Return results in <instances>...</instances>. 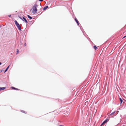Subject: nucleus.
<instances>
[{
  "label": "nucleus",
  "mask_w": 126,
  "mask_h": 126,
  "mask_svg": "<svg viewBox=\"0 0 126 126\" xmlns=\"http://www.w3.org/2000/svg\"><path fill=\"white\" fill-rule=\"evenodd\" d=\"M15 22L16 25L17 26V28L19 31L21 30V26L17 22V21L15 20Z\"/></svg>",
  "instance_id": "nucleus-1"
},
{
  "label": "nucleus",
  "mask_w": 126,
  "mask_h": 126,
  "mask_svg": "<svg viewBox=\"0 0 126 126\" xmlns=\"http://www.w3.org/2000/svg\"><path fill=\"white\" fill-rule=\"evenodd\" d=\"M18 17L20 19L22 20L23 21H25V22L26 23H28L27 20L24 16L22 17V18L19 16H18Z\"/></svg>",
  "instance_id": "nucleus-2"
},
{
  "label": "nucleus",
  "mask_w": 126,
  "mask_h": 126,
  "mask_svg": "<svg viewBox=\"0 0 126 126\" xmlns=\"http://www.w3.org/2000/svg\"><path fill=\"white\" fill-rule=\"evenodd\" d=\"M32 11V13L34 14L36 13L37 12V8H33Z\"/></svg>",
  "instance_id": "nucleus-3"
},
{
  "label": "nucleus",
  "mask_w": 126,
  "mask_h": 126,
  "mask_svg": "<svg viewBox=\"0 0 126 126\" xmlns=\"http://www.w3.org/2000/svg\"><path fill=\"white\" fill-rule=\"evenodd\" d=\"M109 120H108V119H107L105 120L102 123V125H103V124H104L106 123Z\"/></svg>",
  "instance_id": "nucleus-4"
},
{
  "label": "nucleus",
  "mask_w": 126,
  "mask_h": 126,
  "mask_svg": "<svg viewBox=\"0 0 126 126\" xmlns=\"http://www.w3.org/2000/svg\"><path fill=\"white\" fill-rule=\"evenodd\" d=\"M75 20L77 23L78 25L79 26V22L78 20L76 18H75Z\"/></svg>",
  "instance_id": "nucleus-5"
},
{
  "label": "nucleus",
  "mask_w": 126,
  "mask_h": 126,
  "mask_svg": "<svg viewBox=\"0 0 126 126\" xmlns=\"http://www.w3.org/2000/svg\"><path fill=\"white\" fill-rule=\"evenodd\" d=\"M115 111H114L110 115H108V117L109 118H110V116H111V115L114 114L115 113Z\"/></svg>",
  "instance_id": "nucleus-6"
},
{
  "label": "nucleus",
  "mask_w": 126,
  "mask_h": 126,
  "mask_svg": "<svg viewBox=\"0 0 126 126\" xmlns=\"http://www.w3.org/2000/svg\"><path fill=\"white\" fill-rule=\"evenodd\" d=\"M11 88L13 90H19V89H18L17 88H16L15 87H11Z\"/></svg>",
  "instance_id": "nucleus-7"
},
{
  "label": "nucleus",
  "mask_w": 126,
  "mask_h": 126,
  "mask_svg": "<svg viewBox=\"0 0 126 126\" xmlns=\"http://www.w3.org/2000/svg\"><path fill=\"white\" fill-rule=\"evenodd\" d=\"M9 66H10V65H9V66H8L7 67V68L5 70V71H4V73H5V72H6L7 71V70H8V69H9Z\"/></svg>",
  "instance_id": "nucleus-8"
},
{
  "label": "nucleus",
  "mask_w": 126,
  "mask_h": 126,
  "mask_svg": "<svg viewBox=\"0 0 126 126\" xmlns=\"http://www.w3.org/2000/svg\"><path fill=\"white\" fill-rule=\"evenodd\" d=\"M6 88L5 87H0V91H1L4 90Z\"/></svg>",
  "instance_id": "nucleus-9"
},
{
  "label": "nucleus",
  "mask_w": 126,
  "mask_h": 126,
  "mask_svg": "<svg viewBox=\"0 0 126 126\" xmlns=\"http://www.w3.org/2000/svg\"><path fill=\"white\" fill-rule=\"evenodd\" d=\"M48 6H46L45 7L43 8V10H46V9H47V8H48Z\"/></svg>",
  "instance_id": "nucleus-10"
},
{
  "label": "nucleus",
  "mask_w": 126,
  "mask_h": 126,
  "mask_svg": "<svg viewBox=\"0 0 126 126\" xmlns=\"http://www.w3.org/2000/svg\"><path fill=\"white\" fill-rule=\"evenodd\" d=\"M30 19H32V17H31V16H29V15H28L27 16Z\"/></svg>",
  "instance_id": "nucleus-11"
},
{
  "label": "nucleus",
  "mask_w": 126,
  "mask_h": 126,
  "mask_svg": "<svg viewBox=\"0 0 126 126\" xmlns=\"http://www.w3.org/2000/svg\"><path fill=\"white\" fill-rule=\"evenodd\" d=\"M38 6V5L37 4H35L33 6V8H36Z\"/></svg>",
  "instance_id": "nucleus-12"
},
{
  "label": "nucleus",
  "mask_w": 126,
  "mask_h": 126,
  "mask_svg": "<svg viewBox=\"0 0 126 126\" xmlns=\"http://www.w3.org/2000/svg\"><path fill=\"white\" fill-rule=\"evenodd\" d=\"M119 99L120 101V104H121L123 102V101L122 99L121 98H120Z\"/></svg>",
  "instance_id": "nucleus-13"
},
{
  "label": "nucleus",
  "mask_w": 126,
  "mask_h": 126,
  "mask_svg": "<svg viewBox=\"0 0 126 126\" xmlns=\"http://www.w3.org/2000/svg\"><path fill=\"white\" fill-rule=\"evenodd\" d=\"M93 47L94 49L96 50L97 48V47L95 46H94Z\"/></svg>",
  "instance_id": "nucleus-14"
},
{
  "label": "nucleus",
  "mask_w": 126,
  "mask_h": 126,
  "mask_svg": "<svg viewBox=\"0 0 126 126\" xmlns=\"http://www.w3.org/2000/svg\"><path fill=\"white\" fill-rule=\"evenodd\" d=\"M21 112L23 113H25V111L23 110H21Z\"/></svg>",
  "instance_id": "nucleus-15"
},
{
  "label": "nucleus",
  "mask_w": 126,
  "mask_h": 126,
  "mask_svg": "<svg viewBox=\"0 0 126 126\" xmlns=\"http://www.w3.org/2000/svg\"><path fill=\"white\" fill-rule=\"evenodd\" d=\"M81 30L82 31V32L83 33V34L85 35V34H84V31H83V30H82L81 29Z\"/></svg>",
  "instance_id": "nucleus-16"
},
{
  "label": "nucleus",
  "mask_w": 126,
  "mask_h": 126,
  "mask_svg": "<svg viewBox=\"0 0 126 126\" xmlns=\"http://www.w3.org/2000/svg\"><path fill=\"white\" fill-rule=\"evenodd\" d=\"M26 46V43H25V44H24V46Z\"/></svg>",
  "instance_id": "nucleus-17"
},
{
  "label": "nucleus",
  "mask_w": 126,
  "mask_h": 126,
  "mask_svg": "<svg viewBox=\"0 0 126 126\" xmlns=\"http://www.w3.org/2000/svg\"><path fill=\"white\" fill-rule=\"evenodd\" d=\"M126 37V35L125 36H124L123 38V39L125 38V37Z\"/></svg>",
  "instance_id": "nucleus-18"
},
{
  "label": "nucleus",
  "mask_w": 126,
  "mask_h": 126,
  "mask_svg": "<svg viewBox=\"0 0 126 126\" xmlns=\"http://www.w3.org/2000/svg\"><path fill=\"white\" fill-rule=\"evenodd\" d=\"M19 51L18 49H17V53H18V52Z\"/></svg>",
  "instance_id": "nucleus-19"
},
{
  "label": "nucleus",
  "mask_w": 126,
  "mask_h": 126,
  "mask_svg": "<svg viewBox=\"0 0 126 126\" xmlns=\"http://www.w3.org/2000/svg\"><path fill=\"white\" fill-rule=\"evenodd\" d=\"M11 15H9L8 16L9 17H11Z\"/></svg>",
  "instance_id": "nucleus-20"
},
{
  "label": "nucleus",
  "mask_w": 126,
  "mask_h": 126,
  "mask_svg": "<svg viewBox=\"0 0 126 126\" xmlns=\"http://www.w3.org/2000/svg\"><path fill=\"white\" fill-rule=\"evenodd\" d=\"M43 0H39V1H42Z\"/></svg>",
  "instance_id": "nucleus-21"
},
{
  "label": "nucleus",
  "mask_w": 126,
  "mask_h": 126,
  "mask_svg": "<svg viewBox=\"0 0 126 126\" xmlns=\"http://www.w3.org/2000/svg\"><path fill=\"white\" fill-rule=\"evenodd\" d=\"M1 62H0V65H1Z\"/></svg>",
  "instance_id": "nucleus-22"
},
{
  "label": "nucleus",
  "mask_w": 126,
  "mask_h": 126,
  "mask_svg": "<svg viewBox=\"0 0 126 126\" xmlns=\"http://www.w3.org/2000/svg\"><path fill=\"white\" fill-rule=\"evenodd\" d=\"M1 72H2L3 71V70H1L0 71Z\"/></svg>",
  "instance_id": "nucleus-23"
},
{
  "label": "nucleus",
  "mask_w": 126,
  "mask_h": 126,
  "mask_svg": "<svg viewBox=\"0 0 126 126\" xmlns=\"http://www.w3.org/2000/svg\"><path fill=\"white\" fill-rule=\"evenodd\" d=\"M102 125V124H101V126H101Z\"/></svg>",
  "instance_id": "nucleus-24"
}]
</instances>
